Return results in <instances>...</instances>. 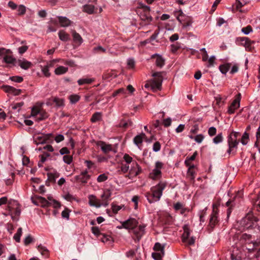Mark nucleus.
I'll return each mask as SVG.
<instances>
[{"label": "nucleus", "instance_id": "f257e3e1", "mask_svg": "<svg viewBox=\"0 0 260 260\" xmlns=\"http://www.w3.org/2000/svg\"><path fill=\"white\" fill-rule=\"evenodd\" d=\"M240 224L244 228L260 227L259 219L252 213H247L240 221Z\"/></svg>", "mask_w": 260, "mask_h": 260}, {"label": "nucleus", "instance_id": "f03ea898", "mask_svg": "<svg viewBox=\"0 0 260 260\" xmlns=\"http://www.w3.org/2000/svg\"><path fill=\"white\" fill-rule=\"evenodd\" d=\"M240 136V133L236 132H233L229 136L228 138L229 149L227 150V152L229 154H230L231 153H235V152H233V149L235 148H237V145L239 144L237 138Z\"/></svg>", "mask_w": 260, "mask_h": 260}, {"label": "nucleus", "instance_id": "7ed1b4c3", "mask_svg": "<svg viewBox=\"0 0 260 260\" xmlns=\"http://www.w3.org/2000/svg\"><path fill=\"white\" fill-rule=\"evenodd\" d=\"M8 208L12 219L14 221H17L21 213L19 205L17 202L14 201L12 205L9 203Z\"/></svg>", "mask_w": 260, "mask_h": 260}, {"label": "nucleus", "instance_id": "20e7f679", "mask_svg": "<svg viewBox=\"0 0 260 260\" xmlns=\"http://www.w3.org/2000/svg\"><path fill=\"white\" fill-rule=\"evenodd\" d=\"M184 233L182 235V241L184 243H187L188 245L194 244L196 236L191 234L192 231L191 229H183Z\"/></svg>", "mask_w": 260, "mask_h": 260}, {"label": "nucleus", "instance_id": "39448f33", "mask_svg": "<svg viewBox=\"0 0 260 260\" xmlns=\"http://www.w3.org/2000/svg\"><path fill=\"white\" fill-rule=\"evenodd\" d=\"M166 184L165 183L160 182L155 186L151 188L152 192V196L154 199V201H158L159 200L162 194V191L166 187Z\"/></svg>", "mask_w": 260, "mask_h": 260}, {"label": "nucleus", "instance_id": "423d86ee", "mask_svg": "<svg viewBox=\"0 0 260 260\" xmlns=\"http://www.w3.org/2000/svg\"><path fill=\"white\" fill-rule=\"evenodd\" d=\"M90 178V176L88 174V171L85 170L82 172L80 175L75 176L71 181L74 182H80L82 183H86Z\"/></svg>", "mask_w": 260, "mask_h": 260}, {"label": "nucleus", "instance_id": "0eeeda50", "mask_svg": "<svg viewBox=\"0 0 260 260\" xmlns=\"http://www.w3.org/2000/svg\"><path fill=\"white\" fill-rule=\"evenodd\" d=\"M141 171V169L139 165L136 161H134L131 165V169L129 171V174L126 175V177L131 178L133 177L137 176L140 174Z\"/></svg>", "mask_w": 260, "mask_h": 260}, {"label": "nucleus", "instance_id": "6e6552de", "mask_svg": "<svg viewBox=\"0 0 260 260\" xmlns=\"http://www.w3.org/2000/svg\"><path fill=\"white\" fill-rule=\"evenodd\" d=\"M128 233L131 235L133 238L139 241L142 236L144 234V229H127Z\"/></svg>", "mask_w": 260, "mask_h": 260}, {"label": "nucleus", "instance_id": "1a4fd4ad", "mask_svg": "<svg viewBox=\"0 0 260 260\" xmlns=\"http://www.w3.org/2000/svg\"><path fill=\"white\" fill-rule=\"evenodd\" d=\"M89 204L91 206L100 208L101 206L107 207L109 203L107 202H101L94 195H90L88 197Z\"/></svg>", "mask_w": 260, "mask_h": 260}, {"label": "nucleus", "instance_id": "9d476101", "mask_svg": "<svg viewBox=\"0 0 260 260\" xmlns=\"http://www.w3.org/2000/svg\"><path fill=\"white\" fill-rule=\"evenodd\" d=\"M241 98V94L239 93L235 96V100L233 101L228 109V113L230 114H233L235 110L237 109L240 107V102Z\"/></svg>", "mask_w": 260, "mask_h": 260}, {"label": "nucleus", "instance_id": "9b49d317", "mask_svg": "<svg viewBox=\"0 0 260 260\" xmlns=\"http://www.w3.org/2000/svg\"><path fill=\"white\" fill-rule=\"evenodd\" d=\"M162 167V164L160 161H156L155 163V168L150 174V177L153 180L159 178L161 175V169Z\"/></svg>", "mask_w": 260, "mask_h": 260}, {"label": "nucleus", "instance_id": "f8f14e48", "mask_svg": "<svg viewBox=\"0 0 260 260\" xmlns=\"http://www.w3.org/2000/svg\"><path fill=\"white\" fill-rule=\"evenodd\" d=\"M123 228H145V226H143L139 224V221L135 218H130L124 221L122 223Z\"/></svg>", "mask_w": 260, "mask_h": 260}, {"label": "nucleus", "instance_id": "ddd939ff", "mask_svg": "<svg viewBox=\"0 0 260 260\" xmlns=\"http://www.w3.org/2000/svg\"><path fill=\"white\" fill-rule=\"evenodd\" d=\"M52 136V134H48L46 135H36L34 137V142L36 145H39L40 144H44L46 143L47 140Z\"/></svg>", "mask_w": 260, "mask_h": 260}, {"label": "nucleus", "instance_id": "4468645a", "mask_svg": "<svg viewBox=\"0 0 260 260\" xmlns=\"http://www.w3.org/2000/svg\"><path fill=\"white\" fill-rule=\"evenodd\" d=\"M213 212L211 215L209 223L211 228L218 225V212L215 208V205H213Z\"/></svg>", "mask_w": 260, "mask_h": 260}, {"label": "nucleus", "instance_id": "2eb2a0df", "mask_svg": "<svg viewBox=\"0 0 260 260\" xmlns=\"http://www.w3.org/2000/svg\"><path fill=\"white\" fill-rule=\"evenodd\" d=\"M59 173L56 171L53 170L52 172H48L47 174L48 179L46 182V184L49 185V183H55L56 179L59 177Z\"/></svg>", "mask_w": 260, "mask_h": 260}, {"label": "nucleus", "instance_id": "dca6fc26", "mask_svg": "<svg viewBox=\"0 0 260 260\" xmlns=\"http://www.w3.org/2000/svg\"><path fill=\"white\" fill-rule=\"evenodd\" d=\"M151 58L155 59V64L158 68H161L165 65V59L161 55L154 54L151 56Z\"/></svg>", "mask_w": 260, "mask_h": 260}, {"label": "nucleus", "instance_id": "f3484780", "mask_svg": "<svg viewBox=\"0 0 260 260\" xmlns=\"http://www.w3.org/2000/svg\"><path fill=\"white\" fill-rule=\"evenodd\" d=\"M249 248H248V250H252L253 251H256L258 250V247L260 248V240L256 239V240H254V238H253L252 240L250 241V243H249Z\"/></svg>", "mask_w": 260, "mask_h": 260}, {"label": "nucleus", "instance_id": "a211bd4d", "mask_svg": "<svg viewBox=\"0 0 260 260\" xmlns=\"http://www.w3.org/2000/svg\"><path fill=\"white\" fill-rule=\"evenodd\" d=\"M92 233L97 237H99L100 236H102V237L101 238V240L103 242H105L107 241H110L111 237L109 236L102 235L101 233V231L100 230V229H91Z\"/></svg>", "mask_w": 260, "mask_h": 260}, {"label": "nucleus", "instance_id": "6ab92c4d", "mask_svg": "<svg viewBox=\"0 0 260 260\" xmlns=\"http://www.w3.org/2000/svg\"><path fill=\"white\" fill-rule=\"evenodd\" d=\"M162 82V81L160 78H159V79H154L150 83V86L151 89L154 91L160 90L161 88Z\"/></svg>", "mask_w": 260, "mask_h": 260}, {"label": "nucleus", "instance_id": "aec40b11", "mask_svg": "<svg viewBox=\"0 0 260 260\" xmlns=\"http://www.w3.org/2000/svg\"><path fill=\"white\" fill-rule=\"evenodd\" d=\"M5 92L12 94L14 95H18L21 92V90L16 89L12 86L6 85L4 87Z\"/></svg>", "mask_w": 260, "mask_h": 260}, {"label": "nucleus", "instance_id": "412c9836", "mask_svg": "<svg viewBox=\"0 0 260 260\" xmlns=\"http://www.w3.org/2000/svg\"><path fill=\"white\" fill-rule=\"evenodd\" d=\"M57 18L61 27H68L72 23V22L66 17L58 16Z\"/></svg>", "mask_w": 260, "mask_h": 260}, {"label": "nucleus", "instance_id": "4be33fe9", "mask_svg": "<svg viewBox=\"0 0 260 260\" xmlns=\"http://www.w3.org/2000/svg\"><path fill=\"white\" fill-rule=\"evenodd\" d=\"M236 235L238 239H240V240L241 241L246 242L248 244L249 243H250V241L253 239V237L251 235L246 233L237 234Z\"/></svg>", "mask_w": 260, "mask_h": 260}, {"label": "nucleus", "instance_id": "5701e85b", "mask_svg": "<svg viewBox=\"0 0 260 260\" xmlns=\"http://www.w3.org/2000/svg\"><path fill=\"white\" fill-rule=\"evenodd\" d=\"M71 34L73 36V39L74 42L80 45L83 42V39L81 36L77 33L75 30H71Z\"/></svg>", "mask_w": 260, "mask_h": 260}, {"label": "nucleus", "instance_id": "b1692460", "mask_svg": "<svg viewBox=\"0 0 260 260\" xmlns=\"http://www.w3.org/2000/svg\"><path fill=\"white\" fill-rule=\"evenodd\" d=\"M187 167H188V169L187 172V176L191 181H194L196 174V172L194 170L195 166L194 165H192Z\"/></svg>", "mask_w": 260, "mask_h": 260}, {"label": "nucleus", "instance_id": "393cba45", "mask_svg": "<svg viewBox=\"0 0 260 260\" xmlns=\"http://www.w3.org/2000/svg\"><path fill=\"white\" fill-rule=\"evenodd\" d=\"M18 65L23 69L27 70L32 65L31 62L28 61L24 59L18 60Z\"/></svg>", "mask_w": 260, "mask_h": 260}, {"label": "nucleus", "instance_id": "a878e982", "mask_svg": "<svg viewBox=\"0 0 260 260\" xmlns=\"http://www.w3.org/2000/svg\"><path fill=\"white\" fill-rule=\"evenodd\" d=\"M132 124L133 122L129 119L125 120L124 118H122L120 120L118 126L120 127L126 128L128 126L132 125Z\"/></svg>", "mask_w": 260, "mask_h": 260}, {"label": "nucleus", "instance_id": "bb28decb", "mask_svg": "<svg viewBox=\"0 0 260 260\" xmlns=\"http://www.w3.org/2000/svg\"><path fill=\"white\" fill-rule=\"evenodd\" d=\"M58 37L61 41L64 42L68 41L70 39L69 35L63 30L59 31Z\"/></svg>", "mask_w": 260, "mask_h": 260}, {"label": "nucleus", "instance_id": "cd10ccee", "mask_svg": "<svg viewBox=\"0 0 260 260\" xmlns=\"http://www.w3.org/2000/svg\"><path fill=\"white\" fill-rule=\"evenodd\" d=\"M129 164H124L122 161L121 162L119 170H118V172L119 174H124L129 171Z\"/></svg>", "mask_w": 260, "mask_h": 260}, {"label": "nucleus", "instance_id": "c85d7f7f", "mask_svg": "<svg viewBox=\"0 0 260 260\" xmlns=\"http://www.w3.org/2000/svg\"><path fill=\"white\" fill-rule=\"evenodd\" d=\"M231 260H241V253L240 251L238 249L234 250L231 254Z\"/></svg>", "mask_w": 260, "mask_h": 260}, {"label": "nucleus", "instance_id": "c756f323", "mask_svg": "<svg viewBox=\"0 0 260 260\" xmlns=\"http://www.w3.org/2000/svg\"><path fill=\"white\" fill-rule=\"evenodd\" d=\"M111 192L109 189L105 190L103 193L101 195V198L102 199V202H107L109 203V200L111 196Z\"/></svg>", "mask_w": 260, "mask_h": 260}, {"label": "nucleus", "instance_id": "7c9ffc66", "mask_svg": "<svg viewBox=\"0 0 260 260\" xmlns=\"http://www.w3.org/2000/svg\"><path fill=\"white\" fill-rule=\"evenodd\" d=\"M48 117V113L41 108L39 111V114L37 116V120L41 121L46 119Z\"/></svg>", "mask_w": 260, "mask_h": 260}, {"label": "nucleus", "instance_id": "2f4dec72", "mask_svg": "<svg viewBox=\"0 0 260 260\" xmlns=\"http://www.w3.org/2000/svg\"><path fill=\"white\" fill-rule=\"evenodd\" d=\"M140 18L142 20L146 22V23H149L152 20L151 16L149 15V13H146L143 12L141 14Z\"/></svg>", "mask_w": 260, "mask_h": 260}, {"label": "nucleus", "instance_id": "473e14b6", "mask_svg": "<svg viewBox=\"0 0 260 260\" xmlns=\"http://www.w3.org/2000/svg\"><path fill=\"white\" fill-rule=\"evenodd\" d=\"M94 81L93 78H82L78 80L77 82L79 85L83 84H89Z\"/></svg>", "mask_w": 260, "mask_h": 260}, {"label": "nucleus", "instance_id": "72a5a7b5", "mask_svg": "<svg viewBox=\"0 0 260 260\" xmlns=\"http://www.w3.org/2000/svg\"><path fill=\"white\" fill-rule=\"evenodd\" d=\"M37 200L42 207H46L49 206V202L45 198L42 197H38Z\"/></svg>", "mask_w": 260, "mask_h": 260}, {"label": "nucleus", "instance_id": "f704fd0d", "mask_svg": "<svg viewBox=\"0 0 260 260\" xmlns=\"http://www.w3.org/2000/svg\"><path fill=\"white\" fill-rule=\"evenodd\" d=\"M231 63H227L220 65L219 67L220 71L224 74H225L231 68Z\"/></svg>", "mask_w": 260, "mask_h": 260}, {"label": "nucleus", "instance_id": "c9c22d12", "mask_svg": "<svg viewBox=\"0 0 260 260\" xmlns=\"http://www.w3.org/2000/svg\"><path fill=\"white\" fill-rule=\"evenodd\" d=\"M94 10V7L91 5H85L83 6V11L88 14H91L93 13Z\"/></svg>", "mask_w": 260, "mask_h": 260}, {"label": "nucleus", "instance_id": "e433bc0d", "mask_svg": "<svg viewBox=\"0 0 260 260\" xmlns=\"http://www.w3.org/2000/svg\"><path fill=\"white\" fill-rule=\"evenodd\" d=\"M68 70V68L63 66H59L55 70L54 72L56 75H59L66 73Z\"/></svg>", "mask_w": 260, "mask_h": 260}, {"label": "nucleus", "instance_id": "4c0bfd02", "mask_svg": "<svg viewBox=\"0 0 260 260\" xmlns=\"http://www.w3.org/2000/svg\"><path fill=\"white\" fill-rule=\"evenodd\" d=\"M145 136V135L143 133H142L141 134L136 136L134 139V142L135 144L138 146L139 144H141L143 142V139Z\"/></svg>", "mask_w": 260, "mask_h": 260}, {"label": "nucleus", "instance_id": "58836bf2", "mask_svg": "<svg viewBox=\"0 0 260 260\" xmlns=\"http://www.w3.org/2000/svg\"><path fill=\"white\" fill-rule=\"evenodd\" d=\"M197 154H198L197 151H195L192 156H191L190 157H187L186 158V160H185V162H184L185 165L186 166H189L192 165L190 163V161L194 160L195 159L196 156H197Z\"/></svg>", "mask_w": 260, "mask_h": 260}, {"label": "nucleus", "instance_id": "ea45409f", "mask_svg": "<svg viewBox=\"0 0 260 260\" xmlns=\"http://www.w3.org/2000/svg\"><path fill=\"white\" fill-rule=\"evenodd\" d=\"M102 118V114L100 112H95L94 113L91 118V121L92 122H96L98 121H100Z\"/></svg>", "mask_w": 260, "mask_h": 260}, {"label": "nucleus", "instance_id": "a19ab883", "mask_svg": "<svg viewBox=\"0 0 260 260\" xmlns=\"http://www.w3.org/2000/svg\"><path fill=\"white\" fill-rule=\"evenodd\" d=\"M52 101L55 103L57 107H61L64 105V100L62 99L54 97L52 98Z\"/></svg>", "mask_w": 260, "mask_h": 260}, {"label": "nucleus", "instance_id": "79ce46f5", "mask_svg": "<svg viewBox=\"0 0 260 260\" xmlns=\"http://www.w3.org/2000/svg\"><path fill=\"white\" fill-rule=\"evenodd\" d=\"M101 149L104 152L108 153L112 150V146L111 145L103 143L101 145Z\"/></svg>", "mask_w": 260, "mask_h": 260}, {"label": "nucleus", "instance_id": "37998d69", "mask_svg": "<svg viewBox=\"0 0 260 260\" xmlns=\"http://www.w3.org/2000/svg\"><path fill=\"white\" fill-rule=\"evenodd\" d=\"M38 249L41 252L42 255L48 256L49 251L46 247L42 246L41 245H40L38 246Z\"/></svg>", "mask_w": 260, "mask_h": 260}, {"label": "nucleus", "instance_id": "c03bdc74", "mask_svg": "<svg viewBox=\"0 0 260 260\" xmlns=\"http://www.w3.org/2000/svg\"><path fill=\"white\" fill-rule=\"evenodd\" d=\"M153 250L156 251H160L162 254L164 253V247L159 243H156L153 247Z\"/></svg>", "mask_w": 260, "mask_h": 260}, {"label": "nucleus", "instance_id": "a18cd8bd", "mask_svg": "<svg viewBox=\"0 0 260 260\" xmlns=\"http://www.w3.org/2000/svg\"><path fill=\"white\" fill-rule=\"evenodd\" d=\"M122 207H124V205L118 206L115 204L114 203H112L111 204V208L114 214H116L118 212L122 209Z\"/></svg>", "mask_w": 260, "mask_h": 260}, {"label": "nucleus", "instance_id": "49530a36", "mask_svg": "<svg viewBox=\"0 0 260 260\" xmlns=\"http://www.w3.org/2000/svg\"><path fill=\"white\" fill-rule=\"evenodd\" d=\"M242 43L244 45L245 48L247 49H250V41L247 37L242 38L241 39Z\"/></svg>", "mask_w": 260, "mask_h": 260}, {"label": "nucleus", "instance_id": "de8ad7c7", "mask_svg": "<svg viewBox=\"0 0 260 260\" xmlns=\"http://www.w3.org/2000/svg\"><path fill=\"white\" fill-rule=\"evenodd\" d=\"M69 99L72 104H75L80 100V96L77 94H72L69 96Z\"/></svg>", "mask_w": 260, "mask_h": 260}, {"label": "nucleus", "instance_id": "09e8293b", "mask_svg": "<svg viewBox=\"0 0 260 260\" xmlns=\"http://www.w3.org/2000/svg\"><path fill=\"white\" fill-rule=\"evenodd\" d=\"M22 229H18L17 233L14 235V239L17 242H20V237L22 235Z\"/></svg>", "mask_w": 260, "mask_h": 260}, {"label": "nucleus", "instance_id": "8fccbe9b", "mask_svg": "<svg viewBox=\"0 0 260 260\" xmlns=\"http://www.w3.org/2000/svg\"><path fill=\"white\" fill-rule=\"evenodd\" d=\"M40 107H34L31 109V114L32 116L36 117V120H37V116L39 114V111L40 110Z\"/></svg>", "mask_w": 260, "mask_h": 260}, {"label": "nucleus", "instance_id": "3c124183", "mask_svg": "<svg viewBox=\"0 0 260 260\" xmlns=\"http://www.w3.org/2000/svg\"><path fill=\"white\" fill-rule=\"evenodd\" d=\"M249 139V135L247 133L245 132L241 138V142L243 145H246Z\"/></svg>", "mask_w": 260, "mask_h": 260}, {"label": "nucleus", "instance_id": "603ef678", "mask_svg": "<svg viewBox=\"0 0 260 260\" xmlns=\"http://www.w3.org/2000/svg\"><path fill=\"white\" fill-rule=\"evenodd\" d=\"M175 15L176 16L177 19L180 23L182 22V19L181 17L183 16V13L181 10L174 12Z\"/></svg>", "mask_w": 260, "mask_h": 260}, {"label": "nucleus", "instance_id": "864d4df0", "mask_svg": "<svg viewBox=\"0 0 260 260\" xmlns=\"http://www.w3.org/2000/svg\"><path fill=\"white\" fill-rule=\"evenodd\" d=\"M4 60L7 63H12L15 61V59L10 55H6L4 57Z\"/></svg>", "mask_w": 260, "mask_h": 260}, {"label": "nucleus", "instance_id": "5fc2aeb1", "mask_svg": "<svg viewBox=\"0 0 260 260\" xmlns=\"http://www.w3.org/2000/svg\"><path fill=\"white\" fill-rule=\"evenodd\" d=\"M41 71L42 72V73H43V74L46 76V77H50V73H49V68H47V67H46V66H41Z\"/></svg>", "mask_w": 260, "mask_h": 260}, {"label": "nucleus", "instance_id": "6e6d98bb", "mask_svg": "<svg viewBox=\"0 0 260 260\" xmlns=\"http://www.w3.org/2000/svg\"><path fill=\"white\" fill-rule=\"evenodd\" d=\"M123 159L124 161L125 162V164H130L131 163L133 164V158L127 154H125L123 156Z\"/></svg>", "mask_w": 260, "mask_h": 260}, {"label": "nucleus", "instance_id": "4d7b16f0", "mask_svg": "<svg viewBox=\"0 0 260 260\" xmlns=\"http://www.w3.org/2000/svg\"><path fill=\"white\" fill-rule=\"evenodd\" d=\"M222 140L223 137L221 133L218 134L213 140V142L215 144L220 143Z\"/></svg>", "mask_w": 260, "mask_h": 260}, {"label": "nucleus", "instance_id": "13d9d810", "mask_svg": "<svg viewBox=\"0 0 260 260\" xmlns=\"http://www.w3.org/2000/svg\"><path fill=\"white\" fill-rule=\"evenodd\" d=\"M108 179V176L105 174L100 175L97 178V181L98 182H104Z\"/></svg>", "mask_w": 260, "mask_h": 260}, {"label": "nucleus", "instance_id": "bf43d9fd", "mask_svg": "<svg viewBox=\"0 0 260 260\" xmlns=\"http://www.w3.org/2000/svg\"><path fill=\"white\" fill-rule=\"evenodd\" d=\"M18 15H23L26 12V7L23 5H20L18 8Z\"/></svg>", "mask_w": 260, "mask_h": 260}, {"label": "nucleus", "instance_id": "052dcab7", "mask_svg": "<svg viewBox=\"0 0 260 260\" xmlns=\"http://www.w3.org/2000/svg\"><path fill=\"white\" fill-rule=\"evenodd\" d=\"M242 31L245 35H248L250 32L252 31V27L250 25H248L242 28Z\"/></svg>", "mask_w": 260, "mask_h": 260}, {"label": "nucleus", "instance_id": "680f3d73", "mask_svg": "<svg viewBox=\"0 0 260 260\" xmlns=\"http://www.w3.org/2000/svg\"><path fill=\"white\" fill-rule=\"evenodd\" d=\"M63 160L65 163L70 164L72 161L73 158L71 155H66L63 156Z\"/></svg>", "mask_w": 260, "mask_h": 260}, {"label": "nucleus", "instance_id": "e2e57ef3", "mask_svg": "<svg viewBox=\"0 0 260 260\" xmlns=\"http://www.w3.org/2000/svg\"><path fill=\"white\" fill-rule=\"evenodd\" d=\"M10 80L16 83H21L23 81V78L20 76H13L10 78Z\"/></svg>", "mask_w": 260, "mask_h": 260}, {"label": "nucleus", "instance_id": "0e129e2a", "mask_svg": "<svg viewBox=\"0 0 260 260\" xmlns=\"http://www.w3.org/2000/svg\"><path fill=\"white\" fill-rule=\"evenodd\" d=\"M256 141L255 142L254 146L258 147L259 145V140H260V126L258 128L256 133Z\"/></svg>", "mask_w": 260, "mask_h": 260}, {"label": "nucleus", "instance_id": "69168bd1", "mask_svg": "<svg viewBox=\"0 0 260 260\" xmlns=\"http://www.w3.org/2000/svg\"><path fill=\"white\" fill-rule=\"evenodd\" d=\"M204 139V136L202 134H199V135H197L194 137V140L196 142H197L198 143H200L203 141Z\"/></svg>", "mask_w": 260, "mask_h": 260}, {"label": "nucleus", "instance_id": "338daca9", "mask_svg": "<svg viewBox=\"0 0 260 260\" xmlns=\"http://www.w3.org/2000/svg\"><path fill=\"white\" fill-rule=\"evenodd\" d=\"M33 241V239L30 235H28L24 239V243L25 245H28Z\"/></svg>", "mask_w": 260, "mask_h": 260}, {"label": "nucleus", "instance_id": "774afa93", "mask_svg": "<svg viewBox=\"0 0 260 260\" xmlns=\"http://www.w3.org/2000/svg\"><path fill=\"white\" fill-rule=\"evenodd\" d=\"M163 254L161 253H152V256L155 260H160Z\"/></svg>", "mask_w": 260, "mask_h": 260}]
</instances>
